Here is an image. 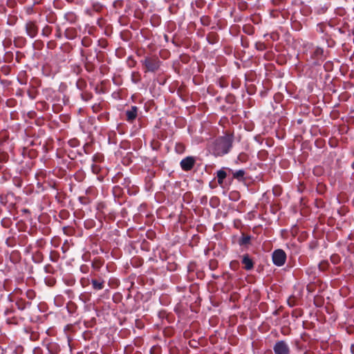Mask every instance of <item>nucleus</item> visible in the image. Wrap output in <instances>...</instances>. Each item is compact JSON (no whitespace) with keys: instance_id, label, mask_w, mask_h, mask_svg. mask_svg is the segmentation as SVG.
Masks as SVG:
<instances>
[{"instance_id":"20e7f679","label":"nucleus","mask_w":354,"mask_h":354,"mask_svg":"<svg viewBox=\"0 0 354 354\" xmlns=\"http://www.w3.org/2000/svg\"><path fill=\"white\" fill-rule=\"evenodd\" d=\"M273 350L274 354H290V347L283 340L277 342L273 347Z\"/></svg>"},{"instance_id":"f257e3e1","label":"nucleus","mask_w":354,"mask_h":354,"mask_svg":"<svg viewBox=\"0 0 354 354\" xmlns=\"http://www.w3.org/2000/svg\"><path fill=\"white\" fill-rule=\"evenodd\" d=\"M233 136L227 134L216 140L214 147L216 156H223L227 153L232 147Z\"/></svg>"},{"instance_id":"423d86ee","label":"nucleus","mask_w":354,"mask_h":354,"mask_svg":"<svg viewBox=\"0 0 354 354\" xmlns=\"http://www.w3.org/2000/svg\"><path fill=\"white\" fill-rule=\"evenodd\" d=\"M138 107L132 106L131 108L126 111V120L129 122H133L138 115Z\"/></svg>"},{"instance_id":"ddd939ff","label":"nucleus","mask_w":354,"mask_h":354,"mask_svg":"<svg viewBox=\"0 0 354 354\" xmlns=\"http://www.w3.org/2000/svg\"><path fill=\"white\" fill-rule=\"evenodd\" d=\"M288 304L290 306L292 307L297 305V300L295 296H291L288 299Z\"/></svg>"},{"instance_id":"0eeeda50","label":"nucleus","mask_w":354,"mask_h":354,"mask_svg":"<svg viewBox=\"0 0 354 354\" xmlns=\"http://www.w3.org/2000/svg\"><path fill=\"white\" fill-rule=\"evenodd\" d=\"M27 34L30 37H35L38 32V28L36 24L32 21H29L26 25Z\"/></svg>"},{"instance_id":"39448f33","label":"nucleus","mask_w":354,"mask_h":354,"mask_svg":"<svg viewBox=\"0 0 354 354\" xmlns=\"http://www.w3.org/2000/svg\"><path fill=\"white\" fill-rule=\"evenodd\" d=\"M195 163L196 159L194 157L187 156L180 161V165L183 171H189L192 169Z\"/></svg>"},{"instance_id":"1a4fd4ad","label":"nucleus","mask_w":354,"mask_h":354,"mask_svg":"<svg viewBox=\"0 0 354 354\" xmlns=\"http://www.w3.org/2000/svg\"><path fill=\"white\" fill-rule=\"evenodd\" d=\"M91 284H92L93 288L94 290H102L104 288V280L98 281L97 279H92Z\"/></svg>"},{"instance_id":"4468645a","label":"nucleus","mask_w":354,"mask_h":354,"mask_svg":"<svg viewBox=\"0 0 354 354\" xmlns=\"http://www.w3.org/2000/svg\"><path fill=\"white\" fill-rule=\"evenodd\" d=\"M42 32H43V35L48 36L51 32V28L48 26H46V27L44 28Z\"/></svg>"},{"instance_id":"dca6fc26","label":"nucleus","mask_w":354,"mask_h":354,"mask_svg":"<svg viewBox=\"0 0 354 354\" xmlns=\"http://www.w3.org/2000/svg\"><path fill=\"white\" fill-rule=\"evenodd\" d=\"M324 53V50L322 48H317L315 51V53L316 55H322Z\"/></svg>"},{"instance_id":"2eb2a0df","label":"nucleus","mask_w":354,"mask_h":354,"mask_svg":"<svg viewBox=\"0 0 354 354\" xmlns=\"http://www.w3.org/2000/svg\"><path fill=\"white\" fill-rule=\"evenodd\" d=\"M26 295H27V297L30 299H32L35 297V293L33 290H29L27 291L26 292Z\"/></svg>"},{"instance_id":"f8f14e48","label":"nucleus","mask_w":354,"mask_h":354,"mask_svg":"<svg viewBox=\"0 0 354 354\" xmlns=\"http://www.w3.org/2000/svg\"><path fill=\"white\" fill-rule=\"evenodd\" d=\"M250 237L249 236H243L239 240L240 245H245L249 243Z\"/></svg>"},{"instance_id":"7ed1b4c3","label":"nucleus","mask_w":354,"mask_h":354,"mask_svg":"<svg viewBox=\"0 0 354 354\" xmlns=\"http://www.w3.org/2000/svg\"><path fill=\"white\" fill-rule=\"evenodd\" d=\"M286 260V254L283 250L278 249L272 253V261L277 266H282Z\"/></svg>"},{"instance_id":"9b49d317","label":"nucleus","mask_w":354,"mask_h":354,"mask_svg":"<svg viewBox=\"0 0 354 354\" xmlns=\"http://www.w3.org/2000/svg\"><path fill=\"white\" fill-rule=\"evenodd\" d=\"M245 175V171L240 169L233 173V177L239 180H243Z\"/></svg>"},{"instance_id":"f3484780","label":"nucleus","mask_w":354,"mask_h":354,"mask_svg":"<svg viewBox=\"0 0 354 354\" xmlns=\"http://www.w3.org/2000/svg\"><path fill=\"white\" fill-rule=\"evenodd\" d=\"M304 354H311L310 352H306Z\"/></svg>"},{"instance_id":"6e6552de","label":"nucleus","mask_w":354,"mask_h":354,"mask_svg":"<svg viewBox=\"0 0 354 354\" xmlns=\"http://www.w3.org/2000/svg\"><path fill=\"white\" fill-rule=\"evenodd\" d=\"M242 263L243 265V268L246 270H250L254 267L253 261L250 258L248 254L243 256Z\"/></svg>"},{"instance_id":"9d476101","label":"nucleus","mask_w":354,"mask_h":354,"mask_svg":"<svg viewBox=\"0 0 354 354\" xmlns=\"http://www.w3.org/2000/svg\"><path fill=\"white\" fill-rule=\"evenodd\" d=\"M218 183L221 185L223 183L224 179L227 176L226 172L223 169H220L216 173Z\"/></svg>"},{"instance_id":"f03ea898","label":"nucleus","mask_w":354,"mask_h":354,"mask_svg":"<svg viewBox=\"0 0 354 354\" xmlns=\"http://www.w3.org/2000/svg\"><path fill=\"white\" fill-rule=\"evenodd\" d=\"M142 62L146 68V72L156 71L159 68L160 64L158 58L155 57H147Z\"/></svg>"}]
</instances>
